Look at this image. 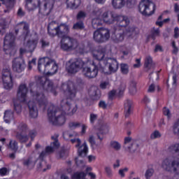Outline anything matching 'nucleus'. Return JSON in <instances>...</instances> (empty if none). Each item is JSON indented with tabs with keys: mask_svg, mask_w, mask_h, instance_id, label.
<instances>
[{
	"mask_svg": "<svg viewBox=\"0 0 179 179\" xmlns=\"http://www.w3.org/2000/svg\"><path fill=\"white\" fill-rule=\"evenodd\" d=\"M28 136L31 138V141H34V138L37 136V131L36 130H30Z\"/></svg>",
	"mask_w": 179,
	"mask_h": 179,
	"instance_id": "61",
	"label": "nucleus"
},
{
	"mask_svg": "<svg viewBox=\"0 0 179 179\" xmlns=\"http://www.w3.org/2000/svg\"><path fill=\"white\" fill-rule=\"evenodd\" d=\"M71 32V28L69 25L66 24V23H61L59 24V38H65V37H68V34Z\"/></svg>",
	"mask_w": 179,
	"mask_h": 179,
	"instance_id": "21",
	"label": "nucleus"
},
{
	"mask_svg": "<svg viewBox=\"0 0 179 179\" xmlns=\"http://www.w3.org/2000/svg\"><path fill=\"white\" fill-rule=\"evenodd\" d=\"M121 72L124 75H127L129 72V70L128 69V65L125 64H121Z\"/></svg>",
	"mask_w": 179,
	"mask_h": 179,
	"instance_id": "59",
	"label": "nucleus"
},
{
	"mask_svg": "<svg viewBox=\"0 0 179 179\" xmlns=\"http://www.w3.org/2000/svg\"><path fill=\"white\" fill-rule=\"evenodd\" d=\"M59 24L56 22H52L48 26V33L51 37H55V36L59 37Z\"/></svg>",
	"mask_w": 179,
	"mask_h": 179,
	"instance_id": "20",
	"label": "nucleus"
},
{
	"mask_svg": "<svg viewBox=\"0 0 179 179\" xmlns=\"http://www.w3.org/2000/svg\"><path fill=\"white\" fill-rule=\"evenodd\" d=\"M31 96L34 101H36L41 108L43 111H45L47 106H48V101L47 97L44 95V93H38V92H35L34 90L30 89Z\"/></svg>",
	"mask_w": 179,
	"mask_h": 179,
	"instance_id": "6",
	"label": "nucleus"
},
{
	"mask_svg": "<svg viewBox=\"0 0 179 179\" xmlns=\"http://www.w3.org/2000/svg\"><path fill=\"white\" fill-rule=\"evenodd\" d=\"M29 108V117L31 118H37L38 117V109L37 108V104L34 101H29L27 103Z\"/></svg>",
	"mask_w": 179,
	"mask_h": 179,
	"instance_id": "23",
	"label": "nucleus"
},
{
	"mask_svg": "<svg viewBox=\"0 0 179 179\" xmlns=\"http://www.w3.org/2000/svg\"><path fill=\"white\" fill-rule=\"evenodd\" d=\"M96 129L99 131V132L96 133V136L98 137V139L101 141L104 139L103 135L108 134L110 126L106 122L101 121L97 126Z\"/></svg>",
	"mask_w": 179,
	"mask_h": 179,
	"instance_id": "15",
	"label": "nucleus"
},
{
	"mask_svg": "<svg viewBox=\"0 0 179 179\" xmlns=\"http://www.w3.org/2000/svg\"><path fill=\"white\" fill-rule=\"evenodd\" d=\"M125 38V32L123 29L116 28L115 31L112 34V40L114 43L118 44V43H122Z\"/></svg>",
	"mask_w": 179,
	"mask_h": 179,
	"instance_id": "17",
	"label": "nucleus"
},
{
	"mask_svg": "<svg viewBox=\"0 0 179 179\" xmlns=\"http://www.w3.org/2000/svg\"><path fill=\"white\" fill-rule=\"evenodd\" d=\"M60 90L64 92L66 96L70 99H73L76 96V87H75V84L72 82L62 84Z\"/></svg>",
	"mask_w": 179,
	"mask_h": 179,
	"instance_id": "11",
	"label": "nucleus"
},
{
	"mask_svg": "<svg viewBox=\"0 0 179 179\" xmlns=\"http://www.w3.org/2000/svg\"><path fill=\"white\" fill-rule=\"evenodd\" d=\"M4 121L6 124H9L13 120V111L12 110H7L4 112Z\"/></svg>",
	"mask_w": 179,
	"mask_h": 179,
	"instance_id": "36",
	"label": "nucleus"
},
{
	"mask_svg": "<svg viewBox=\"0 0 179 179\" xmlns=\"http://www.w3.org/2000/svg\"><path fill=\"white\" fill-rule=\"evenodd\" d=\"M29 131V127L27 124L24 122H20L17 127V131L16 132H20L22 134H27V131Z\"/></svg>",
	"mask_w": 179,
	"mask_h": 179,
	"instance_id": "35",
	"label": "nucleus"
},
{
	"mask_svg": "<svg viewBox=\"0 0 179 179\" xmlns=\"http://www.w3.org/2000/svg\"><path fill=\"white\" fill-rule=\"evenodd\" d=\"M173 133L176 136H179V119L173 124Z\"/></svg>",
	"mask_w": 179,
	"mask_h": 179,
	"instance_id": "50",
	"label": "nucleus"
},
{
	"mask_svg": "<svg viewBox=\"0 0 179 179\" xmlns=\"http://www.w3.org/2000/svg\"><path fill=\"white\" fill-rule=\"evenodd\" d=\"M115 20L119 27H127L129 24V18L127 16L117 15Z\"/></svg>",
	"mask_w": 179,
	"mask_h": 179,
	"instance_id": "26",
	"label": "nucleus"
},
{
	"mask_svg": "<svg viewBox=\"0 0 179 179\" xmlns=\"http://www.w3.org/2000/svg\"><path fill=\"white\" fill-rule=\"evenodd\" d=\"M138 9L144 16H152L156 10V4L149 0H142L138 5Z\"/></svg>",
	"mask_w": 179,
	"mask_h": 179,
	"instance_id": "4",
	"label": "nucleus"
},
{
	"mask_svg": "<svg viewBox=\"0 0 179 179\" xmlns=\"http://www.w3.org/2000/svg\"><path fill=\"white\" fill-rule=\"evenodd\" d=\"M37 43L38 41L36 39L28 41L25 46L27 52H33L36 50V47H37Z\"/></svg>",
	"mask_w": 179,
	"mask_h": 179,
	"instance_id": "31",
	"label": "nucleus"
},
{
	"mask_svg": "<svg viewBox=\"0 0 179 179\" xmlns=\"http://www.w3.org/2000/svg\"><path fill=\"white\" fill-rule=\"evenodd\" d=\"M159 138H162V134H160L159 131L155 130L150 135L151 139H157Z\"/></svg>",
	"mask_w": 179,
	"mask_h": 179,
	"instance_id": "53",
	"label": "nucleus"
},
{
	"mask_svg": "<svg viewBox=\"0 0 179 179\" xmlns=\"http://www.w3.org/2000/svg\"><path fill=\"white\" fill-rule=\"evenodd\" d=\"M109 148L118 152V150H121V144L118 141H111L109 144Z\"/></svg>",
	"mask_w": 179,
	"mask_h": 179,
	"instance_id": "43",
	"label": "nucleus"
},
{
	"mask_svg": "<svg viewBox=\"0 0 179 179\" xmlns=\"http://www.w3.org/2000/svg\"><path fill=\"white\" fill-rule=\"evenodd\" d=\"M48 117L50 124L61 127L66 121L65 113L57 108L54 105H50L48 109Z\"/></svg>",
	"mask_w": 179,
	"mask_h": 179,
	"instance_id": "1",
	"label": "nucleus"
},
{
	"mask_svg": "<svg viewBox=\"0 0 179 179\" xmlns=\"http://www.w3.org/2000/svg\"><path fill=\"white\" fill-rule=\"evenodd\" d=\"M104 71V69L100 68L96 62H92L90 66L85 67L83 70V74L89 79H93L97 76L99 70Z\"/></svg>",
	"mask_w": 179,
	"mask_h": 179,
	"instance_id": "7",
	"label": "nucleus"
},
{
	"mask_svg": "<svg viewBox=\"0 0 179 179\" xmlns=\"http://www.w3.org/2000/svg\"><path fill=\"white\" fill-rule=\"evenodd\" d=\"M26 7L28 9V10H34V9H36V8H39V13H41V15H50V13L44 14L40 12V9L43 8V3H41L40 0H36L34 1L31 0H27Z\"/></svg>",
	"mask_w": 179,
	"mask_h": 179,
	"instance_id": "18",
	"label": "nucleus"
},
{
	"mask_svg": "<svg viewBox=\"0 0 179 179\" xmlns=\"http://www.w3.org/2000/svg\"><path fill=\"white\" fill-rule=\"evenodd\" d=\"M160 36V30L159 29L153 28V30L151 31V34L148 36V38H152V40H156V37Z\"/></svg>",
	"mask_w": 179,
	"mask_h": 179,
	"instance_id": "47",
	"label": "nucleus"
},
{
	"mask_svg": "<svg viewBox=\"0 0 179 179\" xmlns=\"http://www.w3.org/2000/svg\"><path fill=\"white\" fill-rule=\"evenodd\" d=\"M134 108V102L131 100L127 99L124 103V115L126 118H128L132 113Z\"/></svg>",
	"mask_w": 179,
	"mask_h": 179,
	"instance_id": "29",
	"label": "nucleus"
},
{
	"mask_svg": "<svg viewBox=\"0 0 179 179\" xmlns=\"http://www.w3.org/2000/svg\"><path fill=\"white\" fill-rule=\"evenodd\" d=\"M15 35L12 33L6 34L4 38V45H8L9 50H12L15 47Z\"/></svg>",
	"mask_w": 179,
	"mask_h": 179,
	"instance_id": "28",
	"label": "nucleus"
},
{
	"mask_svg": "<svg viewBox=\"0 0 179 179\" xmlns=\"http://www.w3.org/2000/svg\"><path fill=\"white\" fill-rule=\"evenodd\" d=\"M85 17H86V13L84 11L78 12L76 16L77 20H84Z\"/></svg>",
	"mask_w": 179,
	"mask_h": 179,
	"instance_id": "55",
	"label": "nucleus"
},
{
	"mask_svg": "<svg viewBox=\"0 0 179 179\" xmlns=\"http://www.w3.org/2000/svg\"><path fill=\"white\" fill-rule=\"evenodd\" d=\"M169 151L171 153H176V155H178V156H179V143H176V144L171 145L169 148Z\"/></svg>",
	"mask_w": 179,
	"mask_h": 179,
	"instance_id": "48",
	"label": "nucleus"
},
{
	"mask_svg": "<svg viewBox=\"0 0 179 179\" xmlns=\"http://www.w3.org/2000/svg\"><path fill=\"white\" fill-rule=\"evenodd\" d=\"M38 70L39 72H47L49 75H55L58 71V65L55 60L50 57H43L38 60Z\"/></svg>",
	"mask_w": 179,
	"mask_h": 179,
	"instance_id": "2",
	"label": "nucleus"
},
{
	"mask_svg": "<svg viewBox=\"0 0 179 179\" xmlns=\"http://www.w3.org/2000/svg\"><path fill=\"white\" fill-rule=\"evenodd\" d=\"M136 0H124L127 8H132L135 5Z\"/></svg>",
	"mask_w": 179,
	"mask_h": 179,
	"instance_id": "63",
	"label": "nucleus"
},
{
	"mask_svg": "<svg viewBox=\"0 0 179 179\" xmlns=\"http://www.w3.org/2000/svg\"><path fill=\"white\" fill-rule=\"evenodd\" d=\"M85 29V23L83 21L80 20L73 24V30H83Z\"/></svg>",
	"mask_w": 179,
	"mask_h": 179,
	"instance_id": "44",
	"label": "nucleus"
},
{
	"mask_svg": "<svg viewBox=\"0 0 179 179\" xmlns=\"http://www.w3.org/2000/svg\"><path fill=\"white\" fill-rule=\"evenodd\" d=\"M8 149H10L14 153H16L19 150L18 143L16 140H10L8 143Z\"/></svg>",
	"mask_w": 179,
	"mask_h": 179,
	"instance_id": "40",
	"label": "nucleus"
},
{
	"mask_svg": "<svg viewBox=\"0 0 179 179\" xmlns=\"http://www.w3.org/2000/svg\"><path fill=\"white\" fill-rule=\"evenodd\" d=\"M58 138H59V135L57 134L51 136L52 142L50 143V146L55 149H58V148H59V141H58Z\"/></svg>",
	"mask_w": 179,
	"mask_h": 179,
	"instance_id": "37",
	"label": "nucleus"
},
{
	"mask_svg": "<svg viewBox=\"0 0 179 179\" xmlns=\"http://www.w3.org/2000/svg\"><path fill=\"white\" fill-rule=\"evenodd\" d=\"M68 8L76 9L80 5V0H66Z\"/></svg>",
	"mask_w": 179,
	"mask_h": 179,
	"instance_id": "38",
	"label": "nucleus"
},
{
	"mask_svg": "<svg viewBox=\"0 0 179 179\" xmlns=\"http://www.w3.org/2000/svg\"><path fill=\"white\" fill-rule=\"evenodd\" d=\"M93 38L96 43H106L110 39V30L106 28H100L94 32Z\"/></svg>",
	"mask_w": 179,
	"mask_h": 179,
	"instance_id": "8",
	"label": "nucleus"
},
{
	"mask_svg": "<svg viewBox=\"0 0 179 179\" xmlns=\"http://www.w3.org/2000/svg\"><path fill=\"white\" fill-rule=\"evenodd\" d=\"M106 54V48H100L99 50L95 51L93 53V57L96 59V61H99L98 62V66L99 68L103 69H104V64L107 62V58L104 59V56Z\"/></svg>",
	"mask_w": 179,
	"mask_h": 179,
	"instance_id": "14",
	"label": "nucleus"
},
{
	"mask_svg": "<svg viewBox=\"0 0 179 179\" xmlns=\"http://www.w3.org/2000/svg\"><path fill=\"white\" fill-rule=\"evenodd\" d=\"M14 110L17 114L22 113V105L20 101H14Z\"/></svg>",
	"mask_w": 179,
	"mask_h": 179,
	"instance_id": "52",
	"label": "nucleus"
},
{
	"mask_svg": "<svg viewBox=\"0 0 179 179\" xmlns=\"http://www.w3.org/2000/svg\"><path fill=\"white\" fill-rule=\"evenodd\" d=\"M27 86L25 84H21L17 92V96L21 101H26V97L27 96Z\"/></svg>",
	"mask_w": 179,
	"mask_h": 179,
	"instance_id": "24",
	"label": "nucleus"
},
{
	"mask_svg": "<svg viewBox=\"0 0 179 179\" xmlns=\"http://www.w3.org/2000/svg\"><path fill=\"white\" fill-rule=\"evenodd\" d=\"M40 43L41 44L42 48H45V47H48V45H50V42L45 39H41L40 41Z\"/></svg>",
	"mask_w": 179,
	"mask_h": 179,
	"instance_id": "64",
	"label": "nucleus"
},
{
	"mask_svg": "<svg viewBox=\"0 0 179 179\" xmlns=\"http://www.w3.org/2000/svg\"><path fill=\"white\" fill-rule=\"evenodd\" d=\"M162 169L169 173H175L173 179H179V158L167 157L162 162Z\"/></svg>",
	"mask_w": 179,
	"mask_h": 179,
	"instance_id": "3",
	"label": "nucleus"
},
{
	"mask_svg": "<svg viewBox=\"0 0 179 179\" xmlns=\"http://www.w3.org/2000/svg\"><path fill=\"white\" fill-rule=\"evenodd\" d=\"M107 64H109L108 69L110 72L114 73L118 71V62H117V59L113 58H107L106 62L103 66H106Z\"/></svg>",
	"mask_w": 179,
	"mask_h": 179,
	"instance_id": "27",
	"label": "nucleus"
},
{
	"mask_svg": "<svg viewBox=\"0 0 179 179\" xmlns=\"http://www.w3.org/2000/svg\"><path fill=\"white\" fill-rule=\"evenodd\" d=\"M129 93L131 94H135L136 93V82L131 80L129 87Z\"/></svg>",
	"mask_w": 179,
	"mask_h": 179,
	"instance_id": "49",
	"label": "nucleus"
},
{
	"mask_svg": "<svg viewBox=\"0 0 179 179\" xmlns=\"http://www.w3.org/2000/svg\"><path fill=\"white\" fill-rule=\"evenodd\" d=\"M44 165H45V162H43V161L38 164L37 169L38 171H41V170H43V171H47L46 168H43Z\"/></svg>",
	"mask_w": 179,
	"mask_h": 179,
	"instance_id": "62",
	"label": "nucleus"
},
{
	"mask_svg": "<svg viewBox=\"0 0 179 179\" xmlns=\"http://www.w3.org/2000/svg\"><path fill=\"white\" fill-rule=\"evenodd\" d=\"M69 64H70L66 67L69 73H76L85 66V62L79 58L69 60Z\"/></svg>",
	"mask_w": 179,
	"mask_h": 179,
	"instance_id": "10",
	"label": "nucleus"
},
{
	"mask_svg": "<svg viewBox=\"0 0 179 179\" xmlns=\"http://www.w3.org/2000/svg\"><path fill=\"white\" fill-rule=\"evenodd\" d=\"M124 148L131 153H134V152H136L138 148H139V145L136 143H133L131 144V146L126 147V145H124Z\"/></svg>",
	"mask_w": 179,
	"mask_h": 179,
	"instance_id": "46",
	"label": "nucleus"
},
{
	"mask_svg": "<svg viewBox=\"0 0 179 179\" xmlns=\"http://www.w3.org/2000/svg\"><path fill=\"white\" fill-rule=\"evenodd\" d=\"M15 138L19 141L20 143H26V142L29 141L27 133L16 132Z\"/></svg>",
	"mask_w": 179,
	"mask_h": 179,
	"instance_id": "32",
	"label": "nucleus"
},
{
	"mask_svg": "<svg viewBox=\"0 0 179 179\" xmlns=\"http://www.w3.org/2000/svg\"><path fill=\"white\" fill-rule=\"evenodd\" d=\"M171 45L173 48L172 54H173L174 55H177V54H178L179 49L178 47H177V45H176V41H172Z\"/></svg>",
	"mask_w": 179,
	"mask_h": 179,
	"instance_id": "58",
	"label": "nucleus"
},
{
	"mask_svg": "<svg viewBox=\"0 0 179 179\" xmlns=\"http://www.w3.org/2000/svg\"><path fill=\"white\" fill-rule=\"evenodd\" d=\"M76 143V148H78V155L80 156L81 157H85V156L87 155V152H88L87 144H86V142H85L82 145V141H80V139H78ZM80 145H82L80 146Z\"/></svg>",
	"mask_w": 179,
	"mask_h": 179,
	"instance_id": "22",
	"label": "nucleus"
},
{
	"mask_svg": "<svg viewBox=\"0 0 179 179\" xmlns=\"http://www.w3.org/2000/svg\"><path fill=\"white\" fill-rule=\"evenodd\" d=\"M1 2H2L3 5H5L6 8L8 10H10V9H13V8L15 6V0H0Z\"/></svg>",
	"mask_w": 179,
	"mask_h": 179,
	"instance_id": "42",
	"label": "nucleus"
},
{
	"mask_svg": "<svg viewBox=\"0 0 179 179\" xmlns=\"http://www.w3.org/2000/svg\"><path fill=\"white\" fill-rule=\"evenodd\" d=\"M55 148L52 147L51 145L46 146L45 150L42 151L39 155L40 159H44L45 156H48V155H51V153H54Z\"/></svg>",
	"mask_w": 179,
	"mask_h": 179,
	"instance_id": "33",
	"label": "nucleus"
},
{
	"mask_svg": "<svg viewBox=\"0 0 179 179\" xmlns=\"http://www.w3.org/2000/svg\"><path fill=\"white\" fill-rule=\"evenodd\" d=\"M23 164L27 167H30V166L34 167L36 165V159H34V157L30 156L27 159L23 160Z\"/></svg>",
	"mask_w": 179,
	"mask_h": 179,
	"instance_id": "41",
	"label": "nucleus"
},
{
	"mask_svg": "<svg viewBox=\"0 0 179 179\" xmlns=\"http://www.w3.org/2000/svg\"><path fill=\"white\" fill-rule=\"evenodd\" d=\"M82 124L79 122H71L69 123V127L70 129H76V128H80Z\"/></svg>",
	"mask_w": 179,
	"mask_h": 179,
	"instance_id": "51",
	"label": "nucleus"
},
{
	"mask_svg": "<svg viewBox=\"0 0 179 179\" xmlns=\"http://www.w3.org/2000/svg\"><path fill=\"white\" fill-rule=\"evenodd\" d=\"M57 0H43V6L40 9V12L45 15L47 13H51L54 8V4Z\"/></svg>",
	"mask_w": 179,
	"mask_h": 179,
	"instance_id": "16",
	"label": "nucleus"
},
{
	"mask_svg": "<svg viewBox=\"0 0 179 179\" xmlns=\"http://www.w3.org/2000/svg\"><path fill=\"white\" fill-rule=\"evenodd\" d=\"M92 24L94 29H99V26H101L103 24V20L99 17L94 18L92 19Z\"/></svg>",
	"mask_w": 179,
	"mask_h": 179,
	"instance_id": "45",
	"label": "nucleus"
},
{
	"mask_svg": "<svg viewBox=\"0 0 179 179\" xmlns=\"http://www.w3.org/2000/svg\"><path fill=\"white\" fill-rule=\"evenodd\" d=\"M61 48L63 51H73L79 47V42L73 37L66 36L60 41Z\"/></svg>",
	"mask_w": 179,
	"mask_h": 179,
	"instance_id": "5",
	"label": "nucleus"
},
{
	"mask_svg": "<svg viewBox=\"0 0 179 179\" xmlns=\"http://www.w3.org/2000/svg\"><path fill=\"white\" fill-rule=\"evenodd\" d=\"M124 32V37H132V36H136L139 33V29L135 27H129V28L126 29Z\"/></svg>",
	"mask_w": 179,
	"mask_h": 179,
	"instance_id": "30",
	"label": "nucleus"
},
{
	"mask_svg": "<svg viewBox=\"0 0 179 179\" xmlns=\"http://www.w3.org/2000/svg\"><path fill=\"white\" fill-rule=\"evenodd\" d=\"M97 118H99V115L97 114L90 113V121L91 124H94V122L97 121Z\"/></svg>",
	"mask_w": 179,
	"mask_h": 179,
	"instance_id": "54",
	"label": "nucleus"
},
{
	"mask_svg": "<svg viewBox=\"0 0 179 179\" xmlns=\"http://www.w3.org/2000/svg\"><path fill=\"white\" fill-rule=\"evenodd\" d=\"M64 113L66 115H69L70 117H72L76 111H78V106L76 105L74 106H72L71 103H69L68 101L65 102L64 106L62 108Z\"/></svg>",
	"mask_w": 179,
	"mask_h": 179,
	"instance_id": "25",
	"label": "nucleus"
},
{
	"mask_svg": "<svg viewBox=\"0 0 179 179\" xmlns=\"http://www.w3.org/2000/svg\"><path fill=\"white\" fill-rule=\"evenodd\" d=\"M59 156L60 159H65L68 157V150L65 149H62L59 152Z\"/></svg>",
	"mask_w": 179,
	"mask_h": 179,
	"instance_id": "57",
	"label": "nucleus"
},
{
	"mask_svg": "<svg viewBox=\"0 0 179 179\" xmlns=\"http://www.w3.org/2000/svg\"><path fill=\"white\" fill-rule=\"evenodd\" d=\"M126 89H127V85L124 83L121 84L119 88V92H118L119 96H122Z\"/></svg>",
	"mask_w": 179,
	"mask_h": 179,
	"instance_id": "60",
	"label": "nucleus"
},
{
	"mask_svg": "<svg viewBox=\"0 0 179 179\" xmlns=\"http://www.w3.org/2000/svg\"><path fill=\"white\" fill-rule=\"evenodd\" d=\"M144 66L146 69H153L155 68V64L153 63V59L150 56H146L145 59Z\"/></svg>",
	"mask_w": 179,
	"mask_h": 179,
	"instance_id": "34",
	"label": "nucleus"
},
{
	"mask_svg": "<svg viewBox=\"0 0 179 179\" xmlns=\"http://www.w3.org/2000/svg\"><path fill=\"white\" fill-rule=\"evenodd\" d=\"M1 80L4 89L6 90L12 89L13 87V82L12 81V72L10 71V68L6 67L2 69Z\"/></svg>",
	"mask_w": 179,
	"mask_h": 179,
	"instance_id": "9",
	"label": "nucleus"
},
{
	"mask_svg": "<svg viewBox=\"0 0 179 179\" xmlns=\"http://www.w3.org/2000/svg\"><path fill=\"white\" fill-rule=\"evenodd\" d=\"M155 173V170H153V169H148L146 171H145V178L146 179H150V177H152V176H153V173Z\"/></svg>",
	"mask_w": 179,
	"mask_h": 179,
	"instance_id": "56",
	"label": "nucleus"
},
{
	"mask_svg": "<svg viewBox=\"0 0 179 179\" xmlns=\"http://www.w3.org/2000/svg\"><path fill=\"white\" fill-rule=\"evenodd\" d=\"M117 14L110 13L109 11H105L101 15V19L106 24H113L115 22V17Z\"/></svg>",
	"mask_w": 179,
	"mask_h": 179,
	"instance_id": "19",
	"label": "nucleus"
},
{
	"mask_svg": "<svg viewBox=\"0 0 179 179\" xmlns=\"http://www.w3.org/2000/svg\"><path fill=\"white\" fill-rule=\"evenodd\" d=\"M112 5L115 9H121L125 6V0H113Z\"/></svg>",
	"mask_w": 179,
	"mask_h": 179,
	"instance_id": "39",
	"label": "nucleus"
},
{
	"mask_svg": "<svg viewBox=\"0 0 179 179\" xmlns=\"http://www.w3.org/2000/svg\"><path fill=\"white\" fill-rule=\"evenodd\" d=\"M13 71L17 73H22L26 69V63L22 57H17L13 60Z\"/></svg>",
	"mask_w": 179,
	"mask_h": 179,
	"instance_id": "13",
	"label": "nucleus"
},
{
	"mask_svg": "<svg viewBox=\"0 0 179 179\" xmlns=\"http://www.w3.org/2000/svg\"><path fill=\"white\" fill-rule=\"evenodd\" d=\"M35 78L38 85H41L43 87H44V85L46 83L48 86L46 90L53 93L55 96H57V87H54V83H52V81L47 80V78L44 76H36Z\"/></svg>",
	"mask_w": 179,
	"mask_h": 179,
	"instance_id": "12",
	"label": "nucleus"
}]
</instances>
